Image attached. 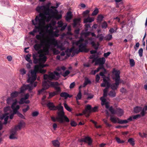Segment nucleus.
<instances>
[{
	"mask_svg": "<svg viewBox=\"0 0 147 147\" xmlns=\"http://www.w3.org/2000/svg\"><path fill=\"white\" fill-rule=\"evenodd\" d=\"M34 20H32V24L35 25L34 29L32 31L29 32V34L33 36L35 35L34 33L39 32L41 29V27L42 25L45 23L44 17L43 13H39L37 15Z\"/></svg>",
	"mask_w": 147,
	"mask_h": 147,
	"instance_id": "f257e3e1",
	"label": "nucleus"
},
{
	"mask_svg": "<svg viewBox=\"0 0 147 147\" xmlns=\"http://www.w3.org/2000/svg\"><path fill=\"white\" fill-rule=\"evenodd\" d=\"M36 10L39 13H41V10L45 11L44 12V14L46 15H48V16L51 15H56L58 13V11L57 9H55L54 11L52 9L49 8V5L47 7L44 5L38 6L36 7Z\"/></svg>",
	"mask_w": 147,
	"mask_h": 147,
	"instance_id": "f03ea898",
	"label": "nucleus"
},
{
	"mask_svg": "<svg viewBox=\"0 0 147 147\" xmlns=\"http://www.w3.org/2000/svg\"><path fill=\"white\" fill-rule=\"evenodd\" d=\"M115 76V83L111 84V88L113 90H117L120 83V74L119 71L115 70L114 71Z\"/></svg>",
	"mask_w": 147,
	"mask_h": 147,
	"instance_id": "7ed1b4c3",
	"label": "nucleus"
},
{
	"mask_svg": "<svg viewBox=\"0 0 147 147\" xmlns=\"http://www.w3.org/2000/svg\"><path fill=\"white\" fill-rule=\"evenodd\" d=\"M109 80H106L105 78L103 79V82L101 84L100 86L102 87H105L106 88L103 90V96L107 97V92L108 89L111 88V84L109 82Z\"/></svg>",
	"mask_w": 147,
	"mask_h": 147,
	"instance_id": "20e7f679",
	"label": "nucleus"
},
{
	"mask_svg": "<svg viewBox=\"0 0 147 147\" xmlns=\"http://www.w3.org/2000/svg\"><path fill=\"white\" fill-rule=\"evenodd\" d=\"M38 71L36 69H34L33 70H31L30 73L31 76L29 77L27 80L28 82H34L37 78L36 74Z\"/></svg>",
	"mask_w": 147,
	"mask_h": 147,
	"instance_id": "39448f33",
	"label": "nucleus"
},
{
	"mask_svg": "<svg viewBox=\"0 0 147 147\" xmlns=\"http://www.w3.org/2000/svg\"><path fill=\"white\" fill-rule=\"evenodd\" d=\"M43 78L44 80H57L58 79V78L56 77L53 73L51 72L49 73V75H44Z\"/></svg>",
	"mask_w": 147,
	"mask_h": 147,
	"instance_id": "423d86ee",
	"label": "nucleus"
},
{
	"mask_svg": "<svg viewBox=\"0 0 147 147\" xmlns=\"http://www.w3.org/2000/svg\"><path fill=\"white\" fill-rule=\"evenodd\" d=\"M88 43V42L87 40L85 41L84 43H81L79 46V51L80 52H88L89 50L88 49L86 48V47Z\"/></svg>",
	"mask_w": 147,
	"mask_h": 147,
	"instance_id": "0eeeda50",
	"label": "nucleus"
},
{
	"mask_svg": "<svg viewBox=\"0 0 147 147\" xmlns=\"http://www.w3.org/2000/svg\"><path fill=\"white\" fill-rule=\"evenodd\" d=\"M51 85L53 87L55 91V92L57 94H59L61 92V88L58 86L59 85V84L57 82H51Z\"/></svg>",
	"mask_w": 147,
	"mask_h": 147,
	"instance_id": "6e6552de",
	"label": "nucleus"
},
{
	"mask_svg": "<svg viewBox=\"0 0 147 147\" xmlns=\"http://www.w3.org/2000/svg\"><path fill=\"white\" fill-rule=\"evenodd\" d=\"M42 86H43L42 88L38 91V94H40L42 93H45V90L48 89L49 87V84L46 81L43 82Z\"/></svg>",
	"mask_w": 147,
	"mask_h": 147,
	"instance_id": "1a4fd4ad",
	"label": "nucleus"
},
{
	"mask_svg": "<svg viewBox=\"0 0 147 147\" xmlns=\"http://www.w3.org/2000/svg\"><path fill=\"white\" fill-rule=\"evenodd\" d=\"M105 59L104 58H95L93 60V61H95V65H103L105 62Z\"/></svg>",
	"mask_w": 147,
	"mask_h": 147,
	"instance_id": "9d476101",
	"label": "nucleus"
},
{
	"mask_svg": "<svg viewBox=\"0 0 147 147\" xmlns=\"http://www.w3.org/2000/svg\"><path fill=\"white\" fill-rule=\"evenodd\" d=\"M42 55L41 52L39 51H37V52L33 54V58L34 59V62L35 63H37L39 61L38 57H42Z\"/></svg>",
	"mask_w": 147,
	"mask_h": 147,
	"instance_id": "9b49d317",
	"label": "nucleus"
},
{
	"mask_svg": "<svg viewBox=\"0 0 147 147\" xmlns=\"http://www.w3.org/2000/svg\"><path fill=\"white\" fill-rule=\"evenodd\" d=\"M56 119L58 120V121L60 123H63L64 122V120L67 122H69V119L65 115V114H64L63 116L62 117L57 116L56 117Z\"/></svg>",
	"mask_w": 147,
	"mask_h": 147,
	"instance_id": "f8f14e48",
	"label": "nucleus"
},
{
	"mask_svg": "<svg viewBox=\"0 0 147 147\" xmlns=\"http://www.w3.org/2000/svg\"><path fill=\"white\" fill-rule=\"evenodd\" d=\"M61 104H60L57 107V109H58L59 112H57V116L60 117H62L64 114V112L63 111V107L61 106Z\"/></svg>",
	"mask_w": 147,
	"mask_h": 147,
	"instance_id": "ddd939ff",
	"label": "nucleus"
},
{
	"mask_svg": "<svg viewBox=\"0 0 147 147\" xmlns=\"http://www.w3.org/2000/svg\"><path fill=\"white\" fill-rule=\"evenodd\" d=\"M27 89L31 90L32 89V88L29 85H24L21 88L20 91L19 92L20 94L23 93Z\"/></svg>",
	"mask_w": 147,
	"mask_h": 147,
	"instance_id": "4468645a",
	"label": "nucleus"
},
{
	"mask_svg": "<svg viewBox=\"0 0 147 147\" xmlns=\"http://www.w3.org/2000/svg\"><path fill=\"white\" fill-rule=\"evenodd\" d=\"M62 15L60 14H57L56 15H51L47 17V21L49 22L52 18H53L57 20H59L61 19L62 18Z\"/></svg>",
	"mask_w": 147,
	"mask_h": 147,
	"instance_id": "2eb2a0df",
	"label": "nucleus"
},
{
	"mask_svg": "<svg viewBox=\"0 0 147 147\" xmlns=\"http://www.w3.org/2000/svg\"><path fill=\"white\" fill-rule=\"evenodd\" d=\"M57 24L58 25V27L61 28L60 30L61 31L64 30L67 26V24H64L61 21H58Z\"/></svg>",
	"mask_w": 147,
	"mask_h": 147,
	"instance_id": "dca6fc26",
	"label": "nucleus"
},
{
	"mask_svg": "<svg viewBox=\"0 0 147 147\" xmlns=\"http://www.w3.org/2000/svg\"><path fill=\"white\" fill-rule=\"evenodd\" d=\"M83 142L87 143L89 146H91L92 144V140L91 138L89 137L86 136L84 138H82Z\"/></svg>",
	"mask_w": 147,
	"mask_h": 147,
	"instance_id": "f3484780",
	"label": "nucleus"
},
{
	"mask_svg": "<svg viewBox=\"0 0 147 147\" xmlns=\"http://www.w3.org/2000/svg\"><path fill=\"white\" fill-rule=\"evenodd\" d=\"M17 131L16 128H14L11 130L9 136V138L10 139H14L16 138L15 136L16 134Z\"/></svg>",
	"mask_w": 147,
	"mask_h": 147,
	"instance_id": "a211bd4d",
	"label": "nucleus"
},
{
	"mask_svg": "<svg viewBox=\"0 0 147 147\" xmlns=\"http://www.w3.org/2000/svg\"><path fill=\"white\" fill-rule=\"evenodd\" d=\"M47 106L51 110L55 111L57 109V107L55 106L52 102H49L47 104Z\"/></svg>",
	"mask_w": 147,
	"mask_h": 147,
	"instance_id": "6ab92c4d",
	"label": "nucleus"
},
{
	"mask_svg": "<svg viewBox=\"0 0 147 147\" xmlns=\"http://www.w3.org/2000/svg\"><path fill=\"white\" fill-rule=\"evenodd\" d=\"M92 107L90 105H87L86 107L85 110L83 112V114H86L87 113H90L92 112Z\"/></svg>",
	"mask_w": 147,
	"mask_h": 147,
	"instance_id": "aec40b11",
	"label": "nucleus"
},
{
	"mask_svg": "<svg viewBox=\"0 0 147 147\" xmlns=\"http://www.w3.org/2000/svg\"><path fill=\"white\" fill-rule=\"evenodd\" d=\"M140 117L141 115L140 114H138L132 116L130 117H129L128 119V120L129 121H130L140 118Z\"/></svg>",
	"mask_w": 147,
	"mask_h": 147,
	"instance_id": "412c9836",
	"label": "nucleus"
},
{
	"mask_svg": "<svg viewBox=\"0 0 147 147\" xmlns=\"http://www.w3.org/2000/svg\"><path fill=\"white\" fill-rule=\"evenodd\" d=\"M140 117L141 115L140 114H138L132 116L130 117H129L128 119V120L129 121H130L140 118Z\"/></svg>",
	"mask_w": 147,
	"mask_h": 147,
	"instance_id": "4be33fe9",
	"label": "nucleus"
},
{
	"mask_svg": "<svg viewBox=\"0 0 147 147\" xmlns=\"http://www.w3.org/2000/svg\"><path fill=\"white\" fill-rule=\"evenodd\" d=\"M42 45L41 44H36L34 46V48L36 51L37 52H41V50L40 49Z\"/></svg>",
	"mask_w": 147,
	"mask_h": 147,
	"instance_id": "5701e85b",
	"label": "nucleus"
},
{
	"mask_svg": "<svg viewBox=\"0 0 147 147\" xmlns=\"http://www.w3.org/2000/svg\"><path fill=\"white\" fill-rule=\"evenodd\" d=\"M71 12L69 11L67 13V16L66 17L65 19L67 21H69L72 18Z\"/></svg>",
	"mask_w": 147,
	"mask_h": 147,
	"instance_id": "b1692460",
	"label": "nucleus"
},
{
	"mask_svg": "<svg viewBox=\"0 0 147 147\" xmlns=\"http://www.w3.org/2000/svg\"><path fill=\"white\" fill-rule=\"evenodd\" d=\"M80 19L78 18L74 20L73 21V26L74 28L76 27L77 25L80 23Z\"/></svg>",
	"mask_w": 147,
	"mask_h": 147,
	"instance_id": "393cba45",
	"label": "nucleus"
},
{
	"mask_svg": "<svg viewBox=\"0 0 147 147\" xmlns=\"http://www.w3.org/2000/svg\"><path fill=\"white\" fill-rule=\"evenodd\" d=\"M116 114L118 116H121L123 114V111L122 109L118 108L116 110Z\"/></svg>",
	"mask_w": 147,
	"mask_h": 147,
	"instance_id": "a878e982",
	"label": "nucleus"
},
{
	"mask_svg": "<svg viewBox=\"0 0 147 147\" xmlns=\"http://www.w3.org/2000/svg\"><path fill=\"white\" fill-rule=\"evenodd\" d=\"M117 120H118L117 123L120 124L126 123L129 122L128 120V119L127 120H120L119 118H117Z\"/></svg>",
	"mask_w": 147,
	"mask_h": 147,
	"instance_id": "bb28decb",
	"label": "nucleus"
},
{
	"mask_svg": "<svg viewBox=\"0 0 147 147\" xmlns=\"http://www.w3.org/2000/svg\"><path fill=\"white\" fill-rule=\"evenodd\" d=\"M67 30L68 31L66 33H63V34L64 36H67V35H72V33L71 32V27L70 26H69L67 27Z\"/></svg>",
	"mask_w": 147,
	"mask_h": 147,
	"instance_id": "cd10ccee",
	"label": "nucleus"
},
{
	"mask_svg": "<svg viewBox=\"0 0 147 147\" xmlns=\"http://www.w3.org/2000/svg\"><path fill=\"white\" fill-rule=\"evenodd\" d=\"M20 94L19 92L17 91H14L12 92L11 94V97L12 98L17 97L19 94Z\"/></svg>",
	"mask_w": 147,
	"mask_h": 147,
	"instance_id": "c85d7f7f",
	"label": "nucleus"
},
{
	"mask_svg": "<svg viewBox=\"0 0 147 147\" xmlns=\"http://www.w3.org/2000/svg\"><path fill=\"white\" fill-rule=\"evenodd\" d=\"M142 109V107L137 106L134 109V111L136 113H138L141 111Z\"/></svg>",
	"mask_w": 147,
	"mask_h": 147,
	"instance_id": "c756f323",
	"label": "nucleus"
},
{
	"mask_svg": "<svg viewBox=\"0 0 147 147\" xmlns=\"http://www.w3.org/2000/svg\"><path fill=\"white\" fill-rule=\"evenodd\" d=\"M94 20V19L92 18L88 17L87 18L85 19L84 20V23H87L88 22H91Z\"/></svg>",
	"mask_w": 147,
	"mask_h": 147,
	"instance_id": "7c9ffc66",
	"label": "nucleus"
},
{
	"mask_svg": "<svg viewBox=\"0 0 147 147\" xmlns=\"http://www.w3.org/2000/svg\"><path fill=\"white\" fill-rule=\"evenodd\" d=\"M111 97H114L116 96V93L114 90L110 91L108 94Z\"/></svg>",
	"mask_w": 147,
	"mask_h": 147,
	"instance_id": "2f4dec72",
	"label": "nucleus"
},
{
	"mask_svg": "<svg viewBox=\"0 0 147 147\" xmlns=\"http://www.w3.org/2000/svg\"><path fill=\"white\" fill-rule=\"evenodd\" d=\"M118 28L117 27H115L114 28H111L109 30V32L111 34L116 32Z\"/></svg>",
	"mask_w": 147,
	"mask_h": 147,
	"instance_id": "473e14b6",
	"label": "nucleus"
},
{
	"mask_svg": "<svg viewBox=\"0 0 147 147\" xmlns=\"http://www.w3.org/2000/svg\"><path fill=\"white\" fill-rule=\"evenodd\" d=\"M53 145L56 147H59L60 143L57 140H55L52 141Z\"/></svg>",
	"mask_w": 147,
	"mask_h": 147,
	"instance_id": "72a5a7b5",
	"label": "nucleus"
},
{
	"mask_svg": "<svg viewBox=\"0 0 147 147\" xmlns=\"http://www.w3.org/2000/svg\"><path fill=\"white\" fill-rule=\"evenodd\" d=\"M9 114L8 113H5V114L3 115L2 118H4V121H7V120L9 117V116L8 115Z\"/></svg>",
	"mask_w": 147,
	"mask_h": 147,
	"instance_id": "f704fd0d",
	"label": "nucleus"
},
{
	"mask_svg": "<svg viewBox=\"0 0 147 147\" xmlns=\"http://www.w3.org/2000/svg\"><path fill=\"white\" fill-rule=\"evenodd\" d=\"M106 72H105L104 71V72H101L100 73V76L102 77L103 79L104 78H105L106 80H109V78L108 77H106L105 75V74Z\"/></svg>",
	"mask_w": 147,
	"mask_h": 147,
	"instance_id": "c9c22d12",
	"label": "nucleus"
},
{
	"mask_svg": "<svg viewBox=\"0 0 147 147\" xmlns=\"http://www.w3.org/2000/svg\"><path fill=\"white\" fill-rule=\"evenodd\" d=\"M106 97H104L103 96V97H101L100 98V100L101 101V104L102 105H104L107 102H106V99L105 98Z\"/></svg>",
	"mask_w": 147,
	"mask_h": 147,
	"instance_id": "e433bc0d",
	"label": "nucleus"
},
{
	"mask_svg": "<svg viewBox=\"0 0 147 147\" xmlns=\"http://www.w3.org/2000/svg\"><path fill=\"white\" fill-rule=\"evenodd\" d=\"M31 55L30 54H28L25 57L26 60L28 61L29 62H31V60L30 59V57H31Z\"/></svg>",
	"mask_w": 147,
	"mask_h": 147,
	"instance_id": "4c0bfd02",
	"label": "nucleus"
},
{
	"mask_svg": "<svg viewBox=\"0 0 147 147\" xmlns=\"http://www.w3.org/2000/svg\"><path fill=\"white\" fill-rule=\"evenodd\" d=\"M0 2L2 5L3 6H5L9 4L7 1H5V0H1Z\"/></svg>",
	"mask_w": 147,
	"mask_h": 147,
	"instance_id": "58836bf2",
	"label": "nucleus"
},
{
	"mask_svg": "<svg viewBox=\"0 0 147 147\" xmlns=\"http://www.w3.org/2000/svg\"><path fill=\"white\" fill-rule=\"evenodd\" d=\"M110 119L112 122L114 123H116L118 121L117 118L116 119L115 118L112 116H111Z\"/></svg>",
	"mask_w": 147,
	"mask_h": 147,
	"instance_id": "ea45409f",
	"label": "nucleus"
},
{
	"mask_svg": "<svg viewBox=\"0 0 147 147\" xmlns=\"http://www.w3.org/2000/svg\"><path fill=\"white\" fill-rule=\"evenodd\" d=\"M104 38V36L102 34H99L97 36L96 38H98L99 40L100 41L102 40Z\"/></svg>",
	"mask_w": 147,
	"mask_h": 147,
	"instance_id": "a19ab883",
	"label": "nucleus"
},
{
	"mask_svg": "<svg viewBox=\"0 0 147 147\" xmlns=\"http://www.w3.org/2000/svg\"><path fill=\"white\" fill-rule=\"evenodd\" d=\"M108 27V24L105 21L102 24L101 28L102 29L106 28Z\"/></svg>",
	"mask_w": 147,
	"mask_h": 147,
	"instance_id": "79ce46f5",
	"label": "nucleus"
},
{
	"mask_svg": "<svg viewBox=\"0 0 147 147\" xmlns=\"http://www.w3.org/2000/svg\"><path fill=\"white\" fill-rule=\"evenodd\" d=\"M67 95H69V94L65 92H62L60 94V96L61 97H64L65 98H67Z\"/></svg>",
	"mask_w": 147,
	"mask_h": 147,
	"instance_id": "37998d69",
	"label": "nucleus"
},
{
	"mask_svg": "<svg viewBox=\"0 0 147 147\" xmlns=\"http://www.w3.org/2000/svg\"><path fill=\"white\" fill-rule=\"evenodd\" d=\"M82 97V94L80 90H79L78 93V94L76 97V100H80Z\"/></svg>",
	"mask_w": 147,
	"mask_h": 147,
	"instance_id": "c03bdc74",
	"label": "nucleus"
},
{
	"mask_svg": "<svg viewBox=\"0 0 147 147\" xmlns=\"http://www.w3.org/2000/svg\"><path fill=\"white\" fill-rule=\"evenodd\" d=\"M130 65L131 67H132L134 66L135 65V62L134 60L133 59H129Z\"/></svg>",
	"mask_w": 147,
	"mask_h": 147,
	"instance_id": "a18cd8bd",
	"label": "nucleus"
},
{
	"mask_svg": "<svg viewBox=\"0 0 147 147\" xmlns=\"http://www.w3.org/2000/svg\"><path fill=\"white\" fill-rule=\"evenodd\" d=\"M128 142L132 146H134L135 144L134 139L133 138H131L129 139Z\"/></svg>",
	"mask_w": 147,
	"mask_h": 147,
	"instance_id": "49530a36",
	"label": "nucleus"
},
{
	"mask_svg": "<svg viewBox=\"0 0 147 147\" xmlns=\"http://www.w3.org/2000/svg\"><path fill=\"white\" fill-rule=\"evenodd\" d=\"M64 107L68 111L71 112V108L66 103H64Z\"/></svg>",
	"mask_w": 147,
	"mask_h": 147,
	"instance_id": "de8ad7c7",
	"label": "nucleus"
},
{
	"mask_svg": "<svg viewBox=\"0 0 147 147\" xmlns=\"http://www.w3.org/2000/svg\"><path fill=\"white\" fill-rule=\"evenodd\" d=\"M29 83H30V84L29 85L32 88V89L34 87H36L37 84L36 82H29Z\"/></svg>",
	"mask_w": 147,
	"mask_h": 147,
	"instance_id": "09e8293b",
	"label": "nucleus"
},
{
	"mask_svg": "<svg viewBox=\"0 0 147 147\" xmlns=\"http://www.w3.org/2000/svg\"><path fill=\"white\" fill-rule=\"evenodd\" d=\"M112 38V36L111 34H109L106 36L105 37V39L106 40H109Z\"/></svg>",
	"mask_w": 147,
	"mask_h": 147,
	"instance_id": "8fccbe9b",
	"label": "nucleus"
},
{
	"mask_svg": "<svg viewBox=\"0 0 147 147\" xmlns=\"http://www.w3.org/2000/svg\"><path fill=\"white\" fill-rule=\"evenodd\" d=\"M109 110L112 114H114L116 113V110H114L112 107H110Z\"/></svg>",
	"mask_w": 147,
	"mask_h": 147,
	"instance_id": "3c124183",
	"label": "nucleus"
},
{
	"mask_svg": "<svg viewBox=\"0 0 147 147\" xmlns=\"http://www.w3.org/2000/svg\"><path fill=\"white\" fill-rule=\"evenodd\" d=\"M103 121L107 127H111L112 126V125L111 124H109L107 122V120L104 119H103Z\"/></svg>",
	"mask_w": 147,
	"mask_h": 147,
	"instance_id": "603ef678",
	"label": "nucleus"
},
{
	"mask_svg": "<svg viewBox=\"0 0 147 147\" xmlns=\"http://www.w3.org/2000/svg\"><path fill=\"white\" fill-rule=\"evenodd\" d=\"M98 12V9L97 8H96L94 10L93 12L92 15L93 16H95L96 15Z\"/></svg>",
	"mask_w": 147,
	"mask_h": 147,
	"instance_id": "864d4df0",
	"label": "nucleus"
},
{
	"mask_svg": "<svg viewBox=\"0 0 147 147\" xmlns=\"http://www.w3.org/2000/svg\"><path fill=\"white\" fill-rule=\"evenodd\" d=\"M103 18L104 17L102 15H98V17L97 20L98 21H99L100 22H101Z\"/></svg>",
	"mask_w": 147,
	"mask_h": 147,
	"instance_id": "5fc2aeb1",
	"label": "nucleus"
},
{
	"mask_svg": "<svg viewBox=\"0 0 147 147\" xmlns=\"http://www.w3.org/2000/svg\"><path fill=\"white\" fill-rule=\"evenodd\" d=\"M53 53L54 55H57L60 53V51L56 49H54L53 50Z\"/></svg>",
	"mask_w": 147,
	"mask_h": 147,
	"instance_id": "6e6d98bb",
	"label": "nucleus"
},
{
	"mask_svg": "<svg viewBox=\"0 0 147 147\" xmlns=\"http://www.w3.org/2000/svg\"><path fill=\"white\" fill-rule=\"evenodd\" d=\"M143 49L142 48H140L139 51L138 53L139 54V55L140 57H142L143 55Z\"/></svg>",
	"mask_w": 147,
	"mask_h": 147,
	"instance_id": "4d7b16f0",
	"label": "nucleus"
},
{
	"mask_svg": "<svg viewBox=\"0 0 147 147\" xmlns=\"http://www.w3.org/2000/svg\"><path fill=\"white\" fill-rule=\"evenodd\" d=\"M91 83V82L90 80H89L88 79H87L84 82V86H85L88 84H90Z\"/></svg>",
	"mask_w": 147,
	"mask_h": 147,
	"instance_id": "13d9d810",
	"label": "nucleus"
},
{
	"mask_svg": "<svg viewBox=\"0 0 147 147\" xmlns=\"http://www.w3.org/2000/svg\"><path fill=\"white\" fill-rule=\"evenodd\" d=\"M57 95V94L54 91L53 92H50L49 93V97L50 98H51Z\"/></svg>",
	"mask_w": 147,
	"mask_h": 147,
	"instance_id": "bf43d9fd",
	"label": "nucleus"
},
{
	"mask_svg": "<svg viewBox=\"0 0 147 147\" xmlns=\"http://www.w3.org/2000/svg\"><path fill=\"white\" fill-rule=\"evenodd\" d=\"M116 140L117 142L118 143H123L124 142V141L123 140H121L118 137H116Z\"/></svg>",
	"mask_w": 147,
	"mask_h": 147,
	"instance_id": "052dcab7",
	"label": "nucleus"
},
{
	"mask_svg": "<svg viewBox=\"0 0 147 147\" xmlns=\"http://www.w3.org/2000/svg\"><path fill=\"white\" fill-rule=\"evenodd\" d=\"M70 73V72L69 70H66L65 72L63 74L62 76L64 77H65L68 76Z\"/></svg>",
	"mask_w": 147,
	"mask_h": 147,
	"instance_id": "680f3d73",
	"label": "nucleus"
},
{
	"mask_svg": "<svg viewBox=\"0 0 147 147\" xmlns=\"http://www.w3.org/2000/svg\"><path fill=\"white\" fill-rule=\"evenodd\" d=\"M99 67L98 68L99 70L101 69H102L105 72H106V70L104 67L103 65H99Z\"/></svg>",
	"mask_w": 147,
	"mask_h": 147,
	"instance_id": "e2e57ef3",
	"label": "nucleus"
},
{
	"mask_svg": "<svg viewBox=\"0 0 147 147\" xmlns=\"http://www.w3.org/2000/svg\"><path fill=\"white\" fill-rule=\"evenodd\" d=\"M38 114L39 113L38 111H35L32 112V116L34 117H36Z\"/></svg>",
	"mask_w": 147,
	"mask_h": 147,
	"instance_id": "0e129e2a",
	"label": "nucleus"
},
{
	"mask_svg": "<svg viewBox=\"0 0 147 147\" xmlns=\"http://www.w3.org/2000/svg\"><path fill=\"white\" fill-rule=\"evenodd\" d=\"M139 135L142 137V138H146L147 136V134L145 133H143L142 134L141 133H139Z\"/></svg>",
	"mask_w": 147,
	"mask_h": 147,
	"instance_id": "69168bd1",
	"label": "nucleus"
},
{
	"mask_svg": "<svg viewBox=\"0 0 147 147\" xmlns=\"http://www.w3.org/2000/svg\"><path fill=\"white\" fill-rule=\"evenodd\" d=\"M18 125H20V127L22 128V127H25L26 124L25 122L23 121L20 122Z\"/></svg>",
	"mask_w": 147,
	"mask_h": 147,
	"instance_id": "338daca9",
	"label": "nucleus"
},
{
	"mask_svg": "<svg viewBox=\"0 0 147 147\" xmlns=\"http://www.w3.org/2000/svg\"><path fill=\"white\" fill-rule=\"evenodd\" d=\"M91 44L92 45V46L94 47L96 50L97 49L98 47H96V45L95 44L94 41L91 42Z\"/></svg>",
	"mask_w": 147,
	"mask_h": 147,
	"instance_id": "774afa93",
	"label": "nucleus"
}]
</instances>
